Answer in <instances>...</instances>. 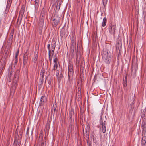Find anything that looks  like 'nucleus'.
<instances>
[{
  "instance_id": "obj_35",
  "label": "nucleus",
  "mask_w": 146,
  "mask_h": 146,
  "mask_svg": "<svg viewBox=\"0 0 146 146\" xmlns=\"http://www.w3.org/2000/svg\"><path fill=\"white\" fill-rule=\"evenodd\" d=\"M14 29H13L11 30L10 33L14 34Z\"/></svg>"
},
{
  "instance_id": "obj_23",
  "label": "nucleus",
  "mask_w": 146,
  "mask_h": 146,
  "mask_svg": "<svg viewBox=\"0 0 146 146\" xmlns=\"http://www.w3.org/2000/svg\"><path fill=\"white\" fill-rule=\"evenodd\" d=\"M60 2H59V4H58V3L57 4V6L56 7V11H58L60 9Z\"/></svg>"
},
{
  "instance_id": "obj_22",
  "label": "nucleus",
  "mask_w": 146,
  "mask_h": 146,
  "mask_svg": "<svg viewBox=\"0 0 146 146\" xmlns=\"http://www.w3.org/2000/svg\"><path fill=\"white\" fill-rule=\"evenodd\" d=\"M44 78V70H42L40 74V79L41 80H43Z\"/></svg>"
},
{
  "instance_id": "obj_21",
  "label": "nucleus",
  "mask_w": 146,
  "mask_h": 146,
  "mask_svg": "<svg viewBox=\"0 0 146 146\" xmlns=\"http://www.w3.org/2000/svg\"><path fill=\"white\" fill-rule=\"evenodd\" d=\"M54 52H51L50 53V57L49 58V56L48 55L49 57V60L50 61V64H51L52 60V57L53 55L54 54Z\"/></svg>"
},
{
  "instance_id": "obj_40",
  "label": "nucleus",
  "mask_w": 146,
  "mask_h": 146,
  "mask_svg": "<svg viewBox=\"0 0 146 146\" xmlns=\"http://www.w3.org/2000/svg\"><path fill=\"white\" fill-rule=\"evenodd\" d=\"M47 126H48V127H49V125H46V127H47Z\"/></svg>"
},
{
  "instance_id": "obj_38",
  "label": "nucleus",
  "mask_w": 146,
  "mask_h": 146,
  "mask_svg": "<svg viewBox=\"0 0 146 146\" xmlns=\"http://www.w3.org/2000/svg\"><path fill=\"white\" fill-rule=\"evenodd\" d=\"M8 43H9L10 45L12 43V42L11 43V41H9V39H8Z\"/></svg>"
},
{
  "instance_id": "obj_12",
  "label": "nucleus",
  "mask_w": 146,
  "mask_h": 146,
  "mask_svg": "<svg viewBox=\"0 0 146 146\" xmlns=\"http://www.w3.org/2000/svg\"><path fill=\"white\" fill-rule=\"evenodd\" d=\"M46 99L45 96H41L40 99V103L41 105H42L44 102H46Z\"/></svg>"
},
{
  "instance_id": "obj_42",
  "label": "nucleus",
  "mask_w": 146,
  "mask_h": 146,
  "mask_svg": "<svg viewBox=\"0 0 146 146\" xmlns=\"http://www.w3.org/2000/svg\"><path fill=\"white\" fill-rule=\"evenodd\" d=\"M54 111H55V110H56V108H55L54 109Z\"/></svg>"
},
{
  "instance_id": "obj_4",
  "label": "nucleus",
  "mask_w": 146,
  "mask_h": 146,
  "mask_svg": "<svg viewBox=\"0 0 146 146\" xmlns=\"http://www.w3.org/2000/svg\"><path fill=\"white\" fill-rule=\"evenodd\" d=\"M109 31L111 34H114L115 30L116 29V26L115 24L111 23L110 24L108 27Z\"/></svg>"
},
{
  "instance_id": "obj_25",
  "label": "nucleus",
  "mask_w": 146,
  "mask_h": 146,
  "mask_svg": "<svg viewBox=\"0 0 146 146\" xmlns=\"http://www.w3.org/2000/svg\"><path fill=\"white\" fill-rule=\"evenodd\" d=\"M14 66L15 67V66L17 65L18 62V58H14Z\"/></svg>"
},
{
  "instance_id": "obj_31",
  "label": "nucleus",
  "mask_w": 146,
  "mask_h": 146,
  "mask_svg": "<svg viewBox=\"0 0 146 146\" xmlns=\"http://www.w3.org/2000/svg\"><path fill=\"white\" fill-rule=\"evenodd\" d=\"M85 129L86 132V133H87V132L89 130V126L87 125V126H86Z\"/></svg>"
},
{
  "instance_id": "obj_43",
  "label": "nucleus",
  "mask_w": 146,
  "mask_h": 146,
  "mask_svg": "<svg viewBox=\"0 0 146 146\" xmlns=\"http://www.w3.org/2000/svg\"><path fill=\"white\" fill-rule=\"evenodd\" d=\"M35 144L34 146H35Z\"/></svg>"
},
{
  "instance_id": "obj_2",
  "label": "nucleus",
  "mask_w": 146,
  "mask_h": 146,
  "mask_svg": "<svg viewBox=\"0 0 146 146\" xmlns=\"http://www.w3.org/2000/svg\"><path fill=\"white\" fill-rule=\"evenodd\" d=\"M102 59L107 64H109L111 60V58L110 54L107 51H104L102 53Z\"/></svg>"
},
{
  "instance_id": "obj_18",
  "label": "nucleus",
  "mask_w": 146,
  "mask_h": 146,
  "mask_svg": "<svg viewBox=\"0 0 146 146\" xmlns=\"http://www.w3.org/2000/svg\"><path fill=\"white\" fill-rule=\"evenodd\" d=\"M58 67V64H54V65L53 68L52 70V73L54 74V71L56 70Z\"/></svg>"
},
{
  "instance_id": "obj_7",
  "label": "nucleus",
  "mask_w": 146,
  "mask_h": 146,
  "mask_svg": "<svg viewBox=\"0 0 146 146\" xmlns=\"http://www.w3.org/2000/svg\"><path fill=\"white\" fill-rule=\"evenodd\" d=\"M73 66L70 64L68 66V75L69 78L72 77L73 74Z\"/></svg>"
},
{
  "instance_id": "obj_13",
  "label": "nucleus",
  "mask_w": 146,
  "mask_h": 146,
  "mask_svg": "<svg viewBox=\"0 0 146 146\" xmlns=\"http://www.w3.org/2000/svg\"><path fill=\"white\" fill-rule=\"evenodd\" d=\"M12 2V0H8L6 7V10H9V9Z\"/></svg>"
},
{
  "instance_id": "obj_16",
  "label": "nucleus",
  "mask_w": 146,
  "mask_h": 146,
  "mask_svg": "<svg viewBox=\"0 0 146 146\" xmlns=\"http://www.w3.org/2000/svg\"><path fill=\"white\" fill-rule=\"evenodd\" d=\"M36 28L35 27L34 28L33 31L34 32L33 33L32 37L34 38V40H35L36 38Z\"/></svg>"
},
{
  "instance_id": "obj_8",
  "label": "nucleus",
  "mask_w": 146,
  "mask_h": 146,
  "mask_svg": "<svg viewBox=\"0 0 146 146\" xmlns=\"http://www.w3.org/2000/svg\"><path fill=\"white\" fill-rule=\"evenodd\" d=\"M25 7L23 5L22 7L20 10L18 19H20L21 21L22 19L25 12Z\"/></svg>"
},
{
  "instance_id": "obj_14",
  "label": "nucleus",
  "mask_w": 146,
  "mask_h": 146,
  "mask_svg": "<svg viewBox=\"0 0 146 146\" xmlns=\"http://www.w3.org/2000/svg\"><path fill=\"white\" fill-rule=\"evenodd\" d=\"M71 40L76 41V37L75 36V32L73 31L72 33Z\"/></svg>"
},
{
  "instance_id": "obj_20",
  "label": "nucleus",
  "mask_w": 146,
  "mask_h": 146,
  "mask_svg": "<svg viewBox=\"0 0 146 146\" xmlns=\"http://www.w3.org/2000/svg\"><path fill=\"white\" fill-rule=\"evenodd\" d=\"M106 22H107L106 18V17H104L103 18L102 23V26L103 27H104L106 26Z\"/></svg>"
},
{
  "instance_id": "obj_6",
  "label": "nucleus",
  "mask_w": 146,
  "mask_h": 146,
  "mask_svg": "<svg viewBox=\"0 0 146 146\" xmlns=\"http://www.w3.org/2000/svg\"><path fill=\"white\" fill-rule=\"evenodd\" d=\"M76 41L71 40L70 51L72 53H73L76 49Z\"/></svg>"
},
{
  "instance_id": "obj_39",
  "label": "nucleus",
  "mask_w": 146,
  "mask_h": 146,
  "mask_svg": "<svg viewBox=\"0 0 146 146\" xmlns=\"http://www.w3.org/2000/svg\"><path fill=\"white\" fill-rule=\"evenodd\" d=\"M36 0H35V8H36Z\"/></svg>"
},
{
  "instance_id": "obj_37",
  "label": "nucleus",
  "mask_w": 146,
  "mask_h": 146,
  "mask_svg": "<svg viewBox=\"0 0 146 146\" xmlns=\"http://www.w3.org/2000/svg\"><path fill=\"white\" fill-rule=\"evenodd\" d=\"M29 133V128H28L27 129L26 134H28Z\"/></svg>"
},
{
  "instance_id": "obj_1",
  "label": "nucleus",
  "mask_w": 146,
  "mask_h": 146,
  "mask_svg": "<svg viewBox=\"0 0 146 146\" xmlns=\"http://www.w3.org/2000/svg\"><path fill=\"white\" fill-rule=\"evenodd\" d=\"M19 71L18 70L14 75V77L12 79V82L11 84V87L12 89V91L10 92V95L13 96L16 90L17 86V83L18 80Z\"/></svg>"
},
{
  "instance_id": "obj_24",
  "label": "nucleus",
  "mask_w": 146,
  "mask_h": 146,
  "mask_svg": "<svg viewBox=\"0 0 146 146\" xmlns=\"http://www.w3.org/2000/svg\"><path fill=\"white\" fill-rule=\"evenodd\" d=\"M13 34H10L9 36V40L11 41V43L12 42V40L13 38Z\"/></svg>"
},
{
  "instance_id": "obj_36",
  "label": "nucleus",
  "mask_w": 146,
  "mask_h": 146,
  "mask_svg": "<svg viewBox=\"0 0 146 146\" xmlns=\"http://www.w3.org/2000/svg\"><path fill=\"white\" fill-rule=\"evenodd\" d=\"M59 74V71H57V72H56V76H58Z\"/></svg>"
},
{
  "instance_id": "obj_10",
  "label": "nucleus",
  "mask_w": 146,
  "mask_h": 146,
  "mask_svg": "<svg viewBox=\"0 0 146 146\" xmlns=\"http://www.w3.org/2000/svg\"><path fill=\"white\" fill-rule=\"evenodd\" d=\"M5 62L4 61H3V62H1L0 68V70L1 71V73H2L3 72V70L5 68Z\"/></svg>"
},
{
  "instance_id": "obj_28",
  "label": "nucleus",
  "mask_w": 146,
  "mask_h": 146,
  "mask_svg": "<svg viewBox=\"0 0 146 146\" xmlns=\"http://www.w3.org/2000/svg\"><path fill=\"white\" fill-rule=\"evenodd\" d=\"M107 2L108 0H102L103 4L104 7L106 5Z\"/></svg>"
},
{
  "instance_id": "obj_29",
  "label": "nucleus",
  "mask_w": 146,
  "mask_h": 146,
  "mask_svg": "<svg viewBox=\"0 0 146 146\" xmlns=\"http://www.w3.org/2000/svg\"><path fill=\"white\" fill-rule=\"evenodd\" d=\"M11 78H12V77L10 78V77H9V78L8 79L7 81V83L8 84V85L9 86V85L10 83V82H11Z\"/></svg>"
},
{
  "instance_id": "obj_17",
  "label": "nucleus",
  "mask_w": 146,
  "mask_h": 146,
  "mask_svg": "<svg viewBox=\"0 0 146 146\" xmlns=\"http://www.w3.org/2000/svg\"><path fill=\"white\" fill-rule=\"evenodd\" d=\"M60 19L59 18H58L57 19H53V23H54V25L56 26L59 23L60 21Z\"/></svg>"
},
{
  "instance_id": "obj_41",
  "label": "nucleus",
  "mask_w": 146,
  "mask_h": 146,
  "mask_svg": "<svg viewBox=\"0 0 146 146\" xmlns=\"http://www.w3.org/2000/svg\"><path fill=\"white\" fill-rule=\"evenodd\" d=\"M34 100H36V98H35H35H34Z\"/></svg>"
},
{
  "instance_id": "obj_33",
  "label": "nucleus",
  "mask_w": 146,
  "mask_h": 146,
  "mask_svg": "<svg viewBox=\"0 0 146 146\" xmlns=\"http://www.w3.org/2000/svg\"><path fill=\"white\" fill-rule=\"evenodd\" d=\"M42 25H41V26L39 27V29L40 30V33H41V31H42Z\"/></svg>"
},
{
  "instance_id": "obj_5",
  "label": "nucleus",
  "mask_w": 146,
  "mask_h": 146,
  "mask_svg": "<svg viewBox=\"0 0 146 146\" xmlns=\"http://www.w3.org/2000/svg\"><path fill=\"white\" fill-rule=\"evenodd\" d=\"M100 124L101 125H102V129L103 133H104L106 132V121H104L103 123L102 121V115L101 116V117L100 119Z\"/></svg>"
},
{
  "instance_id": "obj_34",
  "label": "nucleus",
  "mask_w": 146,
  "mask_h": 146,
  "mask_svg": "<svg viewBox=\"0 0 146 146\" xmlns=\"http://www.w3.org/2000/svg\"><path fill=\"white\" fill-rule=\"evenodd\" d=\"M46 143L45 142H42V143L41 144V146H45L46 145Z\"/></svg>"
},
{
  "instance_id": "obj_26",
  "label": "nucleus",
  "mask_w": 146,
  "mask_h": 146,
  "mask_svg": "<svg viewBox=\"0 0 146 146\" xmlns=\"http://www.w3.org/2000/svg\"><path fill=\"white\" fill-rule=\"evenodd\" d=\"M53 58H54L53 62L54 63V64H57L56 55H54Z\"/></svg>"
},
{
  "instance_id": "obj_32",
  "label": "nucleus",
  "mask_w": 146,
  "mask_h": 146,
  "mask_svg": "<svg viewBox=\"0 0 146 146\" xmlns=\"http://www.w3.org/2000/svg\"><path fill=\"white\" fill-rule=\"evenodd\" d=\"M146 113V108H145L143 110V112H141V115L143 114V115H144Z\"/></svg>"
},
{
  "instance_id": "obj_30",
  "label": "nucleus",
  "mask_w": 146,
  "mask_h": 146,
  "mask_svg": "<svg viewBox=\"0 0 146 146\" xmlns=\"http://www.w3.org/2000/svg\"><path fill=\"white\" fill-rule=\"evenodd\" d=\"M19 49H18L17 51L15 53V58H17V57L18 56V54L19 53Z\"/></svg>"
},
{
  "instance_id": "obj_11",
  "label": "nucleus",
  "mask_w": 146,
  "mask_h": 146,
  "mask_svg": "<svg viewBox=\"0 0 146 146\" xmlns=\"http://www.w3.org/2000/svg\"><path fill=\"white\" fill-rule=\"evenodd\" d=\"M28 56L27 54L24 55L23 59V64L24 65H25L27 63L28 60Z\"/></svg>"
},
{
  "instance_id": "obj_15",
  "label": "nucleus",
  "mask_w": 146,
  "mask_h": 146,
  "mask_svg": "<svg viewBox=\"0 0 146 146\" xmlns=\"http://www.w3.org/2000/svg\"><path fill=\"white\" fill-rule=\"evenodd\" d=\"M74 110L71 108L69 112V117L71 119H72V117L74 115Z\"/></svg>"
},
{
  "instance_id": "obj_3",
  "label": "nucleus",
  "mask_w": 146,
  "mask_h": 146,
  "mask_svg": "<svg viewBox=\"0 0 146 146\" xmlns=\"http://www.w3.org/2000/svg\"><path fill=\"white\" fill-rule=\"evenodd\" d=\"M56 42L55 41H53L51 45L48 44L47 45V48L48 50V55L50 57V53L51 52H54L56 47Z\"/></svg>"
},
{
  "instance_id": "obj_27",
  "label": "nucleus",
  "mask_w": 146,
  "mask_h": 146,
  "mask_svg": "<svg viewBox=\"0 0 146 146\" xmlns=\"http://www.w3.org/2000/svg\"><path fill=\"white\" fill-rule=\"evenodd\" d=\"M36 53L35 52L34 57L33 58V62L34 63H36Z\"/></svg>"
},
{
  "instance_id": "obj_9",
  "label": "nucleus",
  "mask_w": 146,
  "mask_h": 146,
  "mask_svg": "<svg viewBox=\"0 0 146 146\" xmlns=\"http://www.w3.org/2000/svg\"><path fill=\"white\" fill-rule=\"evenodd\" d=\"M11 68V71L9 72V76L10 78H11L13 74V73H14V70H13L12 69V62L11 64V65L10 66L9 68V71L10 70V69Z\"/></svg>"
},
{
  "instance_id": "obj_19",
  "label": "nucleus",
  "mask_w": 146,
  "mask_h": 146,
  "mask_svg": "<svg viewBox=\"0 0 146 146\" xmlns=\"http://www.w3.org/2000/svg\"><path fill=\"white\" fill-rule=\"evenodd\" d=\"M146 144V137H143L142 138V144L143 146H145V145Z\"/></svg>"
}]
</instances>
